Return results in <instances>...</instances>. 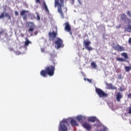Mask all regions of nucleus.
<instances>
[{
  "label": "nucleus",
  "mask_w": 131,
  "mask_h": 131,
  "mask_svg": "<svg viewBox=\"0 0 131 131\" xmlns=\"http://www.w3.org/2000/svg\"><path fill=\"white\" fill-rule=\"evenodd\" d=\"M91 67L93 69H97V64L95 62H92L91 64Z\"/></svg>",
  "instance_id": "obj_22"
},
{
  "label": "nucleus",
  "mask_w": 131,
  "mask_h": 131,
  "mask_svg": "<svg viewBox=\"0 0 131 131\" xmlns=\"http://www.w3.org/2000/svg\"><path fill=\"white\" fill-rule=\"evenodd\" d=\"M22 36H24V35H23Z\"/></svg>",
  "instance_id": "obj_42"
},
{
  "label": "nucleus",
  "mask_w": 131,
  "mask_h": 131,
  "mask_svg": "<svg viewBox=\"0 0 131 131\" xmlns=\"http://www.w3.org/2000/svg\"><path fill=\"white\" fill-rule=\"evenodd\" d=\"M37 20H38V21H39V20H40V16H39V15H37Z\"/></svg>",
  "instance_id": "obj_33"
},
{
  "label": "nucleus",
  "mask_w": 131,
  "mask_h": 131,
  "mask_svg": "<svg viewBox=\"0 0 131 131\" xmlns=\"http://www.w3.org/2000/svg\"><path fill=\"white\" fill-rule=\"evenodd\" d=\"M126 20H127V23H128V24L130 25L131 23L130 19L128 18H127Z\"/></svg>",
  "instance_id": "obj_31"
},
{
  "label": "nucleus",
  "mask_w": 131,
  "mask_h": 131,
  "mask_svg": "<svg viewBox=\"0 0 131 131\" xmlns=\"http://www.w3.org/2000/svg\"><path fill=\"white\" fill-rule=\"evenodd\" d=\"M55 70H56V67L55 66V62H53V66L46 67L45 70H41L40 74L42 77H47V75L53 76L54 74H55Z\"/></svg>",
  "instance_id": "obj_1"
},
{
  "label": "nucleus",
  "mask_w": 131,
  "mask_h": 131,
  "mask_svg": "<svg viewBox=\"0 0 131 131\" xmlns=\"http://www.w3.org/2000/svg\"><path fill=\"white\" fill-rule=\"evenodd\" d=\"M121 55L124 58V59H128V55H127V53H122Z\"/></svg>",
  "instance_id": "obj_19"
},
{
  "label": "nucleus",
  "mask_w": 131,
  "mask_h": 131,
  "mask_svg": "<svg viewBox=\"0 0 131 131\" xmlns=\"http://www.w3.org/2000/svg\"><path fill=\"white\" fill-rule=\"evenodd\" d=\"M70 122L72 126H77L78 125L77 122L74 119H72Z\"/></svg>",
  "instance_id": "obj_15"
},
{
  "label": "nucleus",
  "mask_w": 131,
  "mask_h": 131,
  "mask_svg": "<svg viewBox=\"0 0 131 131\" xmlns=\"http://www.w3.org/2000/svg\"><path fill=\"white\" fill-rule=\"evenodd\" d=\"M127 97L129 98V99H131V93L127 95Z\"/></svg>",
  "instance_id": "obj_34"
},
{
  "label": "nucleus",
  "mask_w": 131,
  "mask_h": 131,
  "mask_svg": "<svg viewBox=\"0 0 131 131\" xmlns=\"http://www.w3.org/2000/svg\"><path fill=\"white\" fill-rule=\"evenodd\" d=\"M49 35L50 37H53V38H56L57 37V33L55 32V31H53L52 32H49Z\"/></svg>",
  "instance_id": "obj_14"
},
{
  "label": "nucleus",
  "mask_w": 131,
  "mask_h": 131,
  "mask_svg": "<svg viewBox=\"0 0 131 131\" xmlns=\"http://www.w3.org/2000/svg\"><path fill=\"white\" fill-rule=\"evenodd\" d=\"M26 41H25V47H28L29 46V43H32L31 41H29L28 38H25Z\"/></svg>",
  "instance_id": "obj_16"
},
{
  "label": "nucleus",
  "mask_w": 131,
  "mask_h": 131,
  "mask_svg": "<svg viewBox=\"0 0 131 131\" xmlns=\"http://www.w3.org/2000/svg\"><path fill=\"white\" fill-rule=\"evenodd\" d=\"M113 45H114L113 48L115 51H117L118 52H123V51H125L124 47L119 45V44L115 45L113 43Z\"/></svg>",
  "instance_id": "obj_7"
},
{
  "label": "nucleus",
  "mask_w": 131,
  "mask_h": 131,
  "mask_svg": "<svg viewBox=\"0 0 131 131\" xmlns=\"http://www.w3.org/2000/svg\"><path fill=\"white\" fill-rule=\"evenodd\" d=\"M117 61H119V62H124L125 61V59L120 57H118L117 58Z\"/></svg>",
  "instance_id": "obj_25"
},
{
  "label": "nucleus",
  "mask_w": 131,
  "mask_h": 131,
  "mask_svg": "<svg viewBox=\"0 0 131 131\" xmlns=\"http://www.w3.org/2000/svg\"><path fill=\"white\" fill-rule=\"evenodd\" d=\"M95 92L99 98H107V97H108V94L105 93L100 88H96Z\"/></svg>",
  "instance_id": "obj_3"
},
{
  "label": "nucleus",
  "mask_w": 131,
  "mask_h": 131,
  "mask_svg": "<svg viewBox=\"0 0 131 131\" xmlns=\"http://www.w3.org/2000/svg\"><path fill=\"white\" fill-rule=\"evenodd\" d=\"M126 19H127V18H126V15H125V14H122L121 16V20H122V21H125Z\"/></svg>",
  "instance_id": "obj_17"
},
{
  "label": "nucleus",
  "mask_w": 131,
  "mask_h": 131,
  "mask_svg": "<svg viewBox=\"0 0 131 131\" xmlns=\"http://www.w3.org/2000/svg\"><path fill=\"white\" fill-rule=\"evenodd\" d=\"M105 84L107 90H117V88L115 86L113 85L112 83H105Z\"/></svg>",
  "instance_id": "obj_11"
},
{
  "label": "nucleus",
  "mask_w": 131,
  "mask_h": 131,
  "mask_svg": "<svg viewBox=\"0 0 131 131\" xmlns=\"http://www.w3.org/2000/svg\"><path fill=\"white\" fill-rule=\"evenodd\" d=\"M82 126H83V127H84V128H86L87 130H91V129H92V125L86 122L83 123L82 124Z\"/></svg>",
  "instance_id": "obj_12"
},
{
  "label": "nucleus",
  "mask_w": 131,
  "mask_h": 131,
  "mask_svg": "<svg viewBox=\"0 0 131 131\" xmlns=\"http://www.w3.org/2000/svg\"><path fill=\"white\" fill-rule=\"evenodd\" d=\"M67 124H68V121H67V120L64 119L61 121L59 124V127L61 130L68 131V128H67V126H66Z\"/></svg>",
  "instance_id": "obj_4"
},
{
  "label": "nucleus",
  "mask_w": 131,
  "mask_h": 131,
  "mask_svg": "<svg viewBox=\"0 0 131 131\" xmlns=\"http://www.w3.org/2000/svg\"><path fill=\"white\" fill-rule=\"evenodd\" d=\"M91 41H85V40H83V44L85 46V49L88 50V51H93V48L90 47V45H91Z\"/></svg>",
  "instance_id": "obj_8"
},
{
  "label": "nucleus",
  "mask_w": 131,
  "mask_h": 131,
  "mask_svg": "<svg viewBox=\"0 0 131 131\" xmlns=\"http://www.w3.org/2000/svg\"><path fill=\"white\" fill-rule=\"evenodd\" d=\"M128 113L131 114V107L128 108Z\"/></svg>",
  "instance_id": "obj_35"
},
{
  "label": "nucleus",
  "mask_w": 131,
  "mask_h": 131,
  "mask_svg": "<svg viewBox=\"0 0 131 131\" xmlns=\"http://www.w3.org/2000/svg\"><path fill=\"white\" fill-rule=\"evenodd\" d=\"M2 18H5V13H2L0 16V19H2Z\"/></svg>",
  "instance_id": "obj_30"
},
{
  "label": "nucleus",
  "mask_w": 131,
  "mask_h": 131,
  "mask_svg": "<svg viewBox=\"0 0 131 131\" xmlns=\"http://www.w3.org/2000/svg\"><path fill=\"white\" fill-rule=\"evenodd\" d=\"M82 116H78L77 117V120H78L79 122H81V121H82Z\"/></svg>",
  "instance_id": "obj_23"
},
{
  "label": "nucleus",
  "mask_w": 131,
  "mask_h": 131,
  "mask_svg": "<svg viewBox=\"0 0 131 131\" xmlns=\"http://www.w3.org/2000/svg\"><path fill=\"white\" fill-rule=\"evenodd\" d=\"M65 27H64V30L66 31H67L68 32L70 33V34L71 35H72V32H71V26H70V24H69V23L67 22L64 23Z\"/></svg>",
  "instance_id": "obj_9"
},
{
  "label": "nucleus",
  "mask_w": 131,
  "mask_h": 131,
  "mask_svg": "<svg viewBox=\"0 0 131 131\" xmlns=\"http://www.w3.org/2000/svg\"><path fill=\"white\" fill-rule=\"evenodd\" d=\"M55 58H56V55L50 54V61H53Z\"/></svg>",
  "instance_id": "obj_24"
},
{
  "label": "nucleus",
  "mask_w": 131,
  "mask_h": 131,
  "mask_svg": "<svg viewBox=\"0 0 131 131\" xmlns=\"http://www.w3.org/2000/svg\"><path fill=\"white\" fill-rule=\"evenodd\" d=\"M4 32H5L4 30H2V31H0V35H2V34H3V33H4Z\"/></svg>",
  "instance_id": "obj_36"
},
{
  "label": "nucleus",
  "mask_w": 131,
  "mask_h": 131,
  "mask_svg": "<svg viewBox=\"0 0 131 131\" xmlns=\"http://www.w3.org/2000/svg\"><path fill=\"white\" fill-rule=\"evenodd\" d=\"M96 120V117H90L88 119V121H91V122H95Z\"/></svg>",
  "instance_id": "obj_18"
},
{
  "label": "nucleus",
  "mask_w": 131,
  "mask_h": 131,
  "mask_svg": "<svg viewBox=\"0 0 131 131\" xmlns=\"http://www.w3.org/2000/svg\"><path fill=\"white\" fill-rule=\"evenodd\" d=\"M124 69L126 72H129V71H130V70H131V67L125 66Z\"/></svg>",
  "instance_id": "obj_20"
},
{
  "label": "nucleus",
  "mask_w": 131,
  "mask_h": 131,
  "mask_svg": "<svg viewBox=\"0 0 131 131\" xmlns=\"http://www.w3.org/2000/svg\"><path fill=\"white\" fill-rule=\"evenodd\" d=\"M28 25L30 27L28 30V32H33L34 30V27H35V25L32 22H29L27 23Z\"/></svg>",
  "instance_id": "obj_10"
},
{
  "label": "nucleus",
  "mask_w": 131,
  "mask_h": 131,
  "mask_svg": "<svg viewBox=\"0 0 131 131\" xmlns=\"http://www.w3.org/2000/svg\"><path fill=\"white\" fill-rule=\"evenodd\" d=\"M66 0H55V7H58L57 11L62 18H64V14L62 11V7H64V2Z\"/></svg>",
  "instance_id": "obj_2"
},
{
  "label": "nucleus",
  "mask_w": 131,
  "mask_h": 131,
  "mask_svg": "<svg viewBox=\"0 0 131 131\" xmlns=\"http://www.w3.org/2000/svg\"><path fill=\"white\" fill-rule=\"evenodd\" d=\"M126 31H127V32H129V33L131 32V25H128L127 26Z\"/></svg>",
  "instance_id": "obj_26"
},
{
  "label": "nucleus",
  "mask_w": 131,
  "mask_h": 131,
  "mask_svg": "<svg viewBox=\"0 0 131 131\" xmlns=\"http://www.w3.org/2000/svg\"><path fill=\"white\" fill-rule=\"evenodd\" d=\"M45 48H42V49H41V52L42 53H45Z\"/></svg>",
  "instance_id": "obj_37"
},
{
  "label": "nucleus",
  "mask_w": 131,
  "mask_h": 131,
  "mask_svg": "<svg viewBox=\"0 0 131 131\" xmlns=\"http://www.w3.org/2000/svg\"><path fill=\"white\" fill-rule=\"evenodd\" d=\"M122 94L120 92H118L116 95V100L118 102H120V99H122Z\"/></svg>",
  "instance_id": "obj_13"
},
{
  "label": "nucleus",
  "mask_w": 131,
  "mask_h": 131,
  "mask_svg": "<svg viewBox=\"0 0 131 131\" xmlns=\"http://www.w3.org/2000/svg\"><path fill=\"white\" fill-rule=\"evenodd\" d=\"M128 43H130L131 45V38H129L128 41Z\"/></svg>",
  "instance_id": "obj_38"
},
{
  "label": "nucleus",
  "mask_w": 131,
  "mask_h": 131,
  "mask_svg": "<svg viewBox=\"0 0 131 131\" xmlns=\"http://www.w3.org/2000/svg\"><path fill=\"white\" fill-rule=\"evenodd\" d=\"M14 14L15 16H19V13L17 11L14 12Z\"/></svg>",
  "instance_id": "obj_32"
},
{
  "label": "nucleus",
  "mask_w": 131,
  "mask_h": 131,
  "mask_svg": "<svg viewBox=\"0 0 131 131\" xmlns=\"http://www.w3.org/2000/svg\"><path fill=\"white\" fill-rule=\"evenodd\" d=\"M43 6L45 9V11H46V12H49V9L48 8V6H47V4H46V2H43Z\"/></svg>",
  "instance_id": "obj_21"
},
{
  "label": "nucleus",
  "mask_w": 131,
  "mask_h": 131,
  "mask_svg": "<svg viewBox=\"0 0 131 131\" xmlns=\"http://www.w3.org/2000/svg\"><path fill=\"white\" fill-rule=\"evenodd\" d=\"M28 14V16L31 15V13L28 10H23L20 11V15L23 16V20H26L27 19V14Z\"/></svg>",
  "instance_id": "obj_6"
},
{
  "label": "nucleus",
  "mask_w": 131,
  "mask_h": 131,
  "mask_svg": "<svg viewBox=\"0 0 131 131\" xmlns=\"http://www.w3.org/2000/svg\"><path fill=\"white\" fill-rule=\"evenodd\" d=\"M5 16L7 18H8V19H9V20H11V15H10V14L9 13H6Z\"/></svg>",
  "instance_id": "obj_27"
},
{
  "label": "nucleus",
  "mask_w": 131,
  "mask_h": 131,
  "mask_svg": "<svg viewBox=\"0 0 131 131\" xmlns=\"http://www.w3.org/2000/svg\"><path fill=\"white\" fill-rule=\"evenodd\" d=\"M120 92H122L123 91L122 87L120 88Z\"/></svg>",
  "instance_id": "obj_40"
},
{
  "label": "nucleus",
  "mask_w": 131,
  "mask_h": 131,
  "mask_svg": "<svg viewBox=\"0 0 131 131\" xmlns=\"http://www.w3.org/2000/svg\"><path fill=\"white\" fill-rule=\"evenodd\" d=\"M55 47L57 49H60V48H63L64 45H63V40L60 38H58L55 41Z\"/></svg>",
  "instance_id": "obj_5"
},
{
  "label": "nucleus",
  "mask_w": 131,
  "mask_h": 131,
  "mask_svg": "<svg viewBox=\"0 0 131 131\" xmlns=\"http://www.w3.org/2000/svg\"><path fill=\"white\" fill-rule=\"evenodd\" d=\"M84 80H88V81H89V82H90V83H92V79H86V78H84Z\"/></svg>",
  "instance_id": "obj_28"
},
{
  "label": "nucleus",
  "mask_w": 131,
  "mask_h": 131,
  "mask_svg": "<svg viewBox=\"0 0 131 131\" xmlns=\"http://www.w3.org/2000/svg\"><path fill=\"white\" fill-rule=\"evenodd\" d=\"M22 36H24V35H23Z\"/></svg>",
  "instance_id": "obj_43"
},
{
  "label": "nucleus",
  "mask_w": 131,
  "mask_h": 131,
  "mask_svg": "<svg viewBox=\"0 0 131 131\" xmlns=\"http://www.w3.org/2000/svg\"><path fill=\"white\" fill-rule=\"evenodd\" d=\"M72 1V4L73 5L74 4V2L75 0H71Z\"/></svg>",
  "instance_id": "obj_41"
},
{
  "label": "nucleus",
  "mask_w": 131,
  "mask_h": 131,
  "mask_svg": "<svg viewBox=\"0 0 131 131\" xmlns=\"http://www.w3.org/2000/svg\"><path fill=\"white\" fill-rule=\"evenodd\" d=\"M127 14L128 15V17H130V18H131V13L129 11H127Z\"/></svg>",
  "instance_id": "obj_29"
},
{
  "label": "nucleus",
  "mask_w": 131,
  "mask_h": 131,
  "mask_svg": "<svg viewBox=\"0 0 131 131\" xmlns=\"http://www.w3.org/2000/svg\"><path fill=\"white\" fill-rule=\"evenodd\" d=\"M36 3H38L39 4H40V0H36Z\"/></svg>",
  "instance_id": "obj_39"
}]
</instances>
